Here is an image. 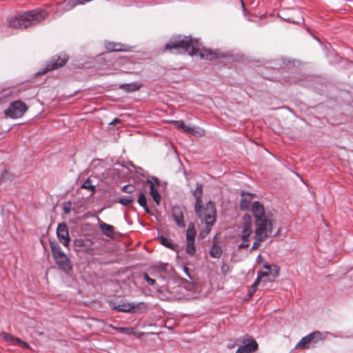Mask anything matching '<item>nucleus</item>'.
<instances>
[{
	"mask_svg": "<svg viewBox=\"0 0 353 353\" xmlns=\"http://www.w3.org/2000/svg\"><path fill=\"white\" fill-rule=\"evenodd\" d=\"M27 110L28 106L24 102L17 100L9 105L8 108L4 110V113L6 117L18 119L21 117Z\"/></svg>",
	"mask_w": 353,
	"mask_h": 353,
	"instance_id": "5",
	"label": "nucleus"
},
{
	"mask_svg": "<svg viewBox=\"0 0 353 353\" xmlns=\"http://www.w3.org/2000/svg\"><path fill=\"white\" fill-rule=\"evenodd\" d=\"M120 123V119L118 118L114 119L112 122L111 124L115 125L116 123Z\"/></svg>",
	"mask_w": 353,
	"mask_h": 353,
	"instance_id": "45",
	"label": "nucleus"
},
{
	"mask_svg": "<svg viewBox=\"0 0 353 353\" xmlns=\"http://www.w3.org/2000/svg\"><path fill=\"white\" fill-rule=\"evenodd\" d=\"M172 217L176 225L180 228H184L185 226L183 214L180 207L174 206L172 208Z\"/></svg>",
	"mask_w": 353,
	"mask_h": 353,
	"instance_id": "17",
	"label": "nucleus"
},
{
	"mask_svg": "<svg viewBox=\"0 0 353 353\" xmlns=\"http://www.w3.org/2000/svg\"><path fill=\"white\" fill-rule=\"evenodd\" d=\"M63 212L65 214H69L70 212V208L69 207H64Z\"/></svg>",
	"mask_w": 353,
	"mask_h": 353,
	"instance_id": "44",
	"label": "nucleus"
},
{
	"mask_svg": "<svg viewBox=\"0 0 353 353\" xmlns=\"http://www.w3.org/2000/svg\"><path fill=\"white\" fill-rule=\"evenodd\" d=\"M221 270L223 275L225 276L230 272V267L228 264L223 263L221 267Z\"/></svg>",
	"mask_w": 353,
	"mask_h": 353,
	"instance_id": "40",
	"label": "nucleus"
},
{
	"mask_svg": "<svg viewBox=\"0 0 353 353\" xmlns=\"http://www.w3.org/2000/svg\"><path fill=\"white\" fill-rule=\"evenodd\" d=\"M0 336L5 341L10 342L14 345H18L22 348L29 347V345L26 342L23 341L19 338L13 336L12 334L9 333L2 332Z\"/></svg>",
	"mask_w": 353,
	"mask_h": 353,
	"instance_id": "15",
	"label": "nucleus"
},
{
	"mask_svg": "<svg viewBox=\"0 0 353 353\" xmlns=\"http://www.w3.org/2000/svg\"><path fill=\"white\" fill-rule=\"evenodd\" d=\"M141 87V84L132 82L130 83L121 84L119 88L127 92H132L139 90Z\"/></svg>",
	"mask_w": 353,
	"mask_h": 353,
	"instance_id": "25",
	"label": "nucleus"
},
{
	"mask_svg": "<svg viewBox=\"0 0 353 353\" xmlns=\"http://www.w3.org/2000/svg\"><path fill=\"white\" fill-rule=\"evenodd\" d=\"M79 5L83 4L85 2L90 1V0H77Z\"/></svg>",
	"mask_w": 353,
	"mask_h": 353,
	"instance_id": "46",
	"label": "nucleus"
},
{
	"mask_svg": "<svg viewBox=\"0 0 353 353\" xmlns=\"http://www.w3.org/2000/svg\"><path fill=\"white\" fill-rule=\"evenodd\" d=\"M240 1H241V4H242V6L243 7L244 6V3H243V0H240Z\"/></svg>",
	"mask_w": 353,
	"mask_h": 353,
	"instance_id": "48",
	"label": "nucleus"
},
{
	"mask_svg": "<svg viewBox=\"0 0 353 353\" xmlns=\"http://www.w3.org/2000/svg\"><path fill=\"white\" fill-rule=\"evenodd\" d=\"M263 268L267 270V271H262L263 273H266L267 276H263V278L272 276L274 274L273 265L271 266L268 263H265L263 265Z\"/></svg>",
	"mask_w": 353,
	"mask_h": 353,
	"instance_id": "34",
	"label": "nucleus"
},
{
	"mask_svg": "<svg viewBox=\"0 0 353 353\" xmlns=\"http://www.w3.org/2000/svg\"><path fill=\"white\" fill-rule=\"evenodd\" d=\"M243 219L244 221L243 224H247V223L248 224L249 223L250 225V228H252V219H251V216L249 214H244L243 216Z\"/></svg>",
	"mask_w": 353,
	"mask_h": 353,
	"instance_id": "38",
	"label": "nucleus"
},
{
	"mask_svg": "<svg viewBox=\"0 0 353 353\" xmlns=\"http://www.w3.org/2000/svg\"><path fill=\"white\" fill-rule=\"evenodd\" d=\"M273 269H274V274H273V275L272 276L263 278L261 281L262 287H263L264 288L265 287V285L268 283H269V282H270V283L274 282L275 279L277 278L279 276V275L280 268L278 265H273Z\"/></svg>",
	"mask_w": 353,
	"mask_h": 353,
	"instance_id": "21",
	"label": "nucleus"
},
{
	"mask_svg": "<svg viewBox=\"0 0 353 353\" xmlns=\"http://www.w3.org/2000/svg\"><path fill=\"white\" fill-rule=\"evenodd\" d=\"M134 201V198L130 196H123L119 199V203L122 205L127 206Z\"/></svg>",
	"mask_w": 353,
	"mask_h": 353,
	"instance_id": "30",
	"label": "nucleus"
},
{
	"mask_svg": "<svg viewBox=\"0 0 353 353\" xmlns=\"http://www.w3.org/2000/svg\"><path fill=\"white\" fill-rule=\"evenodd\" d=\"M50 247L52 251V255L54 259L59 257H63L66 254L62 251L58 243L55 241H50Z\"/></svg>",
	"mask_w": 353,
	"mask_h": 353,
	"instance_id": "19",
	"label": "nucleus"
},
{
	"mask_svg": "<svg viewBox=\"0 0 353 353\" xmlns=\"http://www.w3.org/2000/svg\"><path fill=\"white\" fill-rule=\"evenodd\" d=\"M183 270H184V272H185L186 275H187L190 279H191L190 274V273H189V272H188V268L187 267H185H185L183 268Z\"/></svg>",
	"mask_w": 353,
	"mask_h": 353,
	"instance_id": "43",
	"label": "nucleus"
},
{
	"mask_svg": "<svg viewBox=\"0 0 353 353\" xmlns=\"http://www.w3.org/2000/svg\"><path fill=\"white\" fill-rule=\"evenodd\" d=\"M223 254L222 248L218 245L215 242L213 243L212 248L210 250V254L212 257L215 259H219Z\"/></svg>",
	"mask_w": 353,
	"mask_h": 353,
	"instance_id": "27",
	"label": "nucleus"
},
{
	"mask_svg": "<svg viewBox=\"0 0 353 353\" xmlns=\"http://www.w3.org/2000/svg\"><path fill=\"white\" fill-rule=\"evenodd\" d=\"M114 329L116 330H117L118 332H119L124 333V334H131L133 333V328L132 327H115Z\"/></svg>",
	"mask_w": 353,
	"mask_h": 353,
	"instance_id": "36",
	"label": "nucleus"
},
{
	"mask_svg": "<svg viewBox=\"0 0 353 353\" xmlns=\"http://www.w3.org/2000/svg\"><path fill=\"white\" fill-rule=\"evenodd\" d=\"M57 236L59 242L68 247L70 242L68 225L65 223H59L57 229Z\"/></svg>",
	"mask_w": 353,
	"mask_h": 353,
	"instance_id": "11",
	"label": "nucleus"
},
{
	"mask_svg": "<svg viewBox=\"0 0 353 353\" xmlns=\"http://www.w3.org/2000/svg\"><path fill=\"white\" fill-rule=\"evenodd\" d=\"M134 306L128 303H123L114 306L112 308L118 312H132Z\"/></svg>",
	"mask_w": 353,
	"mask_h": 353,
	"instance_id": "28",
	"label": "nucleus"
},
{
	"mask_svg": "<svg viewBox=\"0 0 353 353\" xmlns=\"http://www.w3.org/2000/svg\"><path fill=\"white\" fill-rule=\"evenodd\" d=\"M252 212L254 218V241L250 252L258 250L261 243L266 241L269 237H275L281 232V228L276 234L272 235L273 224L275 223V217L271 212H265L263 205L259 201H254Z\"/></svg>",
	"mask_w": 353,
	"mask_h": 353,
	"instance_id": "1",
	"label": "nucleus"
},
{
	"mask_svg": "<svg viewBox=\"0 0 353 353\" xmlns=\"http://www.w3.org/2000/svg\"><path fill=\"white\" fill-rule=\"evenodd\" d=\"M252 234V228H250V225L249 223L243 224L241 225V232L239 234V236L242 240V242L238 245L239 250L245 249L249 247Z\"/></svg>",
	"mask_w": 353,
	"mask_h": 353,
	"instance_id": "9",
	"label": "nucleus"
},
{
	"mask_svg": "<svg viewBox=\"0 0 353 353\" xmlns=\"http://www.w3.org/2000/svg\"><path fill=\"white\" fill-rule=\"evenodd\" d=\"M185 132L194 135L197 134L199 136H203L204 134V131L203 130H196L194 128L190 126H186Z\"/></svg>",
	"mask_w": 353,
	"mask_h": 353,
	"instance_id": "32",
	"label": "nucleus"
},
{
	"mask_svg": "<svg viewBox=\"0 0 353 353\" xmlns=\"http://www.w3.org/2000/svg\"><path fill=\"white\" fill-rule=\"evenodd\" d=\"M137 195H138V199H137L138 203L143 208L144 211L146 213H150V208L147 205V199H146L145 194L140 190L137 193Z\"/></svg>",
	"mask_w": 353,
	"mask_h": 353,
	"instance_id": "26",
	"label": "nucleus"
},
{
	"mask_svg": "<svg viewBox=\"0 0 353 353\" xmlns=\"http://www.w3.org/2000/svg\"><path fill=\"white\" fill-rule=\"evenodd\" d=\"M63 4L65 5V10H70L72 8H74L75 6H78L79 3L77 0H68L65 1Z\"/></svg>",
	"mask_w": 353,
	"mask_h": 353,
	"instance_id": "33",
	"label": "nucleus"
},
{
	"mask_svg": "<svg viewBox=\"0 0 353 353\" xmlns=\"http://www.w3.org/2000/svg\"><path fill=\"white\" fill-rule=\"evenodd\" d=\"M287 21H292V23H296V21H294V20H291V19H290V18H289V19H287Z\"/></svg>",
	"mask_w": 353,
	"mask_h": 353,
	"instance_id": "47",
	"label": "nucleus"
},
{
	"mask_svg": "<svg viewBox=\"0 0 353 353\" xmlns=\"http://www.w3.org/2000/svg\"><path fill=\"white\" fill-rule=\"evenodd\" d=\"M135 190H136L135 186L132 184L125 185L122 188V192L128 193V194H132V193L134 192Z\"/></svg>",
	"mask_w": 353,
	"mask_h": 353,
	"instance_id": "35",
	"label": "nucleus"
},
{
	"mask_svg": "<svg viewBox=\"0 0 353 353\" xmlns=\"http://www.w3.org/2000/svg\"><path fill=\"white\" fill-rule=\"evenodd\" d=\"M59 268L63 272L68 273L72 269L70 260L67 255L54 259Z\"/></svg>",
	"mask_w": 353,
	"mask_h": 353,
	"instance_id": "16",
	"label": "nucleus"
},
{
	"mask_svg": "<svg viewBox=\"0 0 353 353\" xmlns=\"http://www.w3.org/2000/svg\"><path fill=\"white\" fill-rule=\"evenodd\" d=\"M143 278L149 285H154L156 283L155 280L150 278L147 273H144Z\"/></svg>",
	"mask_w": 353,
	"mask_h": 353,
	"instance_id": "39",
	"label": "nucleus"
},
{
	"mask_svg": "<svg viewBox=\"0 0 353 353\" xmlns=\"http://www.w3.org/2000/svg\"><path fill=\"white\" fill-rule=\"evenodd\" d=\"M267 276L266 273H263L262 271H259L257 273V277L253 284L251 286V289L249 291V296L252 297L257 290L259 285L261 283V281L263 276Z\"/></svg>",
	"mask_w": 353,
	"mask_h": 353,
	"instance_id": "22",
	"label": "nucleus"
},
{
	"mask_svg": "<svg viewBox=\"0 0 353 353\" xmlns=\"http://www.w3.org/2000/svg\"><path fill=\"white\" fill-rule=\"evenodd\" d=\"M48 15L47 10L39 8L23 12L12 17L8 26L14 29H26L37 26L46 19Z\"/></svg>",
	"mask_w": 353,
	"mask_h": 353,
	"instance_id": "2",
	"label": "nucleus"
},
{
	"mask_svg": "<svg viewBox=\"0 0 353 353\" xmlns=\"http://www.w3.org/2000/svg\"><path fill=\"white\" fill-rule=\"evenodd\" d=\"M96 187L97 185L90 178H88L81 185V188L88 191L90 196H92L96 192Z\"/></svg>",
	"mask_w": 353,
	"mask_h": 353,
	"instance_id": "20",
	"label": "nucleus"
},
{
	"mask_svg": "<svg viewBox=\"0 0 353 353\" xmlns=\"http://www.w3.org/2000/svg\"><path fill=\"white\" fill-rule=\"evenodd\" d=\"M99 228L102 234L108 237L112 238L114 230V226L101 221L100 219H99Z\"/></svg>",
	"mask_w": 353,
	"mask_h": 353,
	"instance_id": "18",
	"label": "nucleus"
},
{
	"mask_svg": "<svg viewBox=\"0 0 353 353\" xmlns=\"http://www.w3.org/2000/svg\"><path fill=\"white\" fill-rule=\"evenodd\" d=\"M105 48L109 52L130 51V47L121 43L105 41Z\"/></svg>",
	"mask_w": 353,
	"mask_h": 353,
	"instance_id": "13",
	"label": "nucleus"
},
{
	"mask_svg": "<svg viewBox=\"0 0 353 353\" xmlns=\"http://www.w3.org/2000/svg\"><path fill=\"white\" fill-rule=\"evenodd\" d=\"M242 198L240 201V209L241 210H251L254 202L251 204V201L254 196V194L241 192Z\"/></svg>",
	"mask_w": 353,
	"mask_h": 353,
	"instance_id": "14",
	"label": "nucleus"
},
{
	"mask_svg": "<svg viewBox=\"0 0 353 353\" xmlns=\"http://www.w3.org/2000/svg\"><path fill=\"white\" fill-rule=\"evenodd\" d=\"M205 227H203L200 231H199V237L201 239H204L207 236V235L210 232L211 228L212 225H210L208 224H205Z\"/></svg>",
	"mask_w": 353,
	"mask_h": 353,
	"instance_id": "31",
	"label": "nucleus"
},
{
	"mask_svg": "<svg viewBox=\"0 0 353 353\" xmlns=\"http://www.w3.org/2000/svg\"><path fill=\"white\" fill-rule=\"evenodd\" d=\"M150 194L157 205H159L161 201V196L159 194L157 187H153L151 185V188H150Z\"/></svg>",
	"mask_w": 353,
	"mask_h": 353,
	"instance_id": "29",
	"label": "nucleus"
},
{
	"mask_svg": "<svg viewBox=\"0 0 353 353\" xmlns=\"http://www.w3.org/2000/svg\"><path fill=\"white\" fill-rule=\"evenodd\" d=\"M196 232L194 228V224L191 223L188 225L186 230V249L185 252L191 256H194L196 254V250L194 245L195 236Z\"/></svg>",
	"mask_w": 353,
	"mask_h": 353,
	"instance_id": "7",
	"label": "nucleus"
},
{
	"mask_svg": "<svg viewBox=\"0 0 353 353\" xmlns=\"http://www.w3.org/2000/svg\"><path fill=\"white\" fill-rule=\"evenodd\" d=\"M173 123L174 126L179 129H182L185 132V129L186 128V125L183 121H173Z\"/></svg>",
	"mask_w": 353,
	"mask_h": 353,
	"instance_id": "37",
	"label": "nucleus"
},
{
	"mask_svg": "<svg viewBox=\"0 0 353 353\" xmlns=\"http://www.w3.org/2000/svg\"><path fill=\"white\" fill-rule=\"evenodd\" d=\"M194 210L201 223L214 225L216 219L215 203L210 201L205 205L203 203L194 205Z\"/></svg>",
	"mask_w": 353,
	"mask_h": 353,
	"instance_id": "4",
	"label": "nucleus"
},
{
	"mask_svg": "<svg viewBox=\"0 0 353 353\" xmlns=\"http://www.w3.org/2000/svg\"><path fill=\"white\" fill-rule=\"evenodd\" d=\"M192 194H193L194 196L195 197V200H196L195 205H199V204L203 203L202 198H203V191L202 184L197 183L196 188L194 190H193Z\"/></svg>",
	"mask_w": 353,
	"mask_h": 353,
	"instance_id": "23",
	"label": "nucleus"
},
{
	"mask_svg": "<svg viewBox=\"0 0 353 353\" xmlns=\"http://www.w3.org/2000/svg\"><path fill=\"white\" fill-rule=\"evenodd\" d=\"M199 55L201 59H205L210 61H213L220 59L229 58V55L221 52L219 50H212L209 48H201V43H199V50L196 56Z\"/></svg>",
	"mask_w": 353,
	"mask_h": 353,
	"instance_id": "8",
	"label": "nucleus"
},
{
	"mask_svg": "<svg viewBox=\"0 0 353 353\" xmlns=\"http://www.w3.org/2000/svg\"><path fill=\"white\" fill-rule=\"evenodd\" d=\"M146 183L150 185V188H151V185H152L153 187H155L154 183L153 182V179H148L146 180Z\"/></svg>",
	"mask_w": 353,
	"mask_h": 353,
	"instance_id": "41",
	"label": "nucleus"
},
{
	"mask_svg": "<svg viewBox=\"0 0 353 353\" xmlns=\"http://www.w3.org/2000/svg\"><path fill=\"white\" fill-rule=\"evenodd\" d=\"M158 239H159V242L161 243V244L163 245V246H165L169 249H171L174 251L176 250V249L178 248V245L172 243L171 239H170L164 236H159Z\"/></svg>",
	"mask_w": 353,
	"mask_h": 353,
	"instance_id": "24",
	"label": "nucleus"
},
{
	"mask_svg": "<svg viewBox=\"0 0 353 353\" xmlns=\"http://www.w3.org/2000/svg\"><path fill=\"white\" fill-rule=\"evenodd\" d=\"M258 343L252 336H248L244 339L243 345L239 347L236 353H252L257 350Z\"/></svg>",
	"mask_w": 353,
	"mask_h": 353,
	"instance_id": "12",
	"label": "nucleus"
},
{
	"mask_svg": "<svg viewBox=\"0 0 353 353\" xmlns=\"http://www.w3.org/2000/svg\"><path fill=\"white\" fill-rule=\"evenodd\" d=\"M199 50V41L190 36L181 34L172 37L165 45L164 50L172 54H184L188 53L190 56L196 55Z\"/></svg>",
	"mask_w": 353,
	"mask_h": 353,
	"instance_id": "3",
	"label": "nucleus"
},
{
	"mask_svg": "<svg viewBox=\"0 0 353 353\" xmlns=\"http://www.w3.org/2000/svg\"><path fill=\"white\" fill-rule=\"evenodd\" d=\"M68 60V57L66 54L53 56L46 65L43 73L58 69L59 68L65 65Z\"/></svg>",
	"mask_w": 353,
	"mask_h": 353,
	"instance_id": "10",
	"label": "nucleus"
},
{
	"mask_svg": "<svg viewBox=\"0 0 353 353\" xmlns=\"http://www.w3.org/2000/svg\"><path fill=\"white\" fill-rule=\"evenodd\" d=\"M323 334L319 331H314L303 337L296 345L295 349H308L310 345L314 346L319 341L324 339Z\"/></svg>",
	"mask_w": 353,
	"mask_h": 353,
	"instance_id": "6",
	"label": "nucleus"
},
{
	"mask_svg": "<svg viewBox=\"0 0 353 353\" xmlns=\"http://www.w3.org/2000/svg\"><path fill=\"white\" fill-rule=\"evenodd\" d=\"M153 182L154 183L155 187L159 186V180L157 177H152Z\"/></svg>",
	"mask_w": 353,
	"mask_h": 353,
	"instance_id": "42",
	"label": "nucleus"
}]
</instances>
